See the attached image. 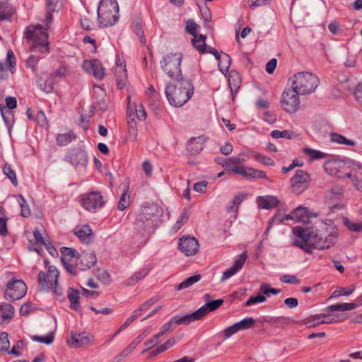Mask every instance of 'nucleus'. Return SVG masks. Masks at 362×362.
I'll list each match as a JSON object with an SVG mask.
<instances>
[{"mask_svg":"<svg viewBox=\"0 0 362 362\" xmlns=\"http://www.w3.org/2000/svg\"><path fill=\"white\" fill-rule=\"evenodd\" d=\"M178 339L177 337H173L169 339L164 344H163L158 347V351H165L167 349L175 345Z\"/></svg>","mask_w":362,"mask_h":362,"instance_id":"61","label":"nucleus"},{"mask_svg":"<svg viewBox=\"0 0 362 362\" xmlns=\"http://www.w3.org/2000/svg\"><path fill=\"white\" fill-rule=\"evenodd\" d=\"M83 69L93 75L97 80L101 81L105 75V68L98 59L86 60L83 63Z\"/></svg>","mask_w":362,"mask_h":362,"instance_id":"15","label":"nucleus"},{"mask_svg":"<svg viewBox=\"0 0 362 362\" xmlns=\"http://www.w3.org/2000/svg\"><path fill=\"white\" fill-rule=\"evenodd\" d=\"M76 138V136L71 132L67 133L59 134L57 136V144L59 146H66L71 143L74 139Z\"/></svg>","mask_w":362,"mask_h":362,"instance_id":"40","label":"nucleus"},{"mask_svg":"<svg viewBox=\"0 0 362 362\" xmlns=\"http://www.w3.org/2000/svg\"><path fill=\"white\" fill-rule=\"evenodd\" d=\"M7 233V218L4 208L0 206V234L6 235Z\"/></svg>","mask_w":362,"mask_h":362,"instance_id":"49","label":"nucleus"},{"mask_svg":"<svg viewBox=\"0 0 362 362\" xmlns=\"http://www.w3.org/2000/svg\"><path fill=\"white\" fill-rule=\"evenodd\" d=\"M310 180V175L303 170H296L295 175L291 178L292 191L299 194L305 190Z\"/></svg>","mask_w":362,"mask_h":362,"instance_id":"13","label":"nucleus"},{"mask_svg":"<svg viewBox=\"0 0 362 362\" xmlns=\"http://www.w3.org/2000/svg\"><path fill=\"white\" fill-rule=\"evenodd\" d=\"M103 204V199L99 192L93 191L82 196L81 205L88 211H94L98 208H100Z\"/></svg>","mask_w":362,"mask_h":362,"instance_id":"14","label":"nucleus"},{"mask_svg":"<svg viewBox=\"0 0 362 362\" xmlns=\"http://www.w3.org/2000/svg\"><path fill=\"white\" fill-rule=\"evenodd\" d=\"M115 76L117 88L122 89L125 86L127 81V71L125 64L122 62L119 63V61H117L115 69Z\"/></svg>","mask_w":362,"mask_h":362,"instance_id":"20","label":"nucleus"},{"mask_svg":"<svg viewBox=\"0 0 362 362\" xmlns=\"http://www.w3.org/2000/svg\"><path fill=\"white\" fill-rule=\"evenodd\" d=\"M315 319L321 320V321L320 322H316L313 325H320L322 324H331L332 322H341L343 321L345 319V317H341L339 315H337L321 314L317 315Z\"/></svg>","mask_w":362,"mask_h":362,"instance_id":"29","label":"nucleus"},{"mask_svg":"<svg viewBox=\"0 0 362 362\" xmlns=\"http://www.w3.org/2000/svg\"><path fill=\"white\" fill-rule=\"evenodd\" d=\"M27 286L22 280L13 279L8 283L5 298L9 300H16L22 298L26 293Z\"/></svg>","mask_w":362,"mask_h":362,"instance_id":"10","label":"nucleus"},{"mask_svg":"<svg viewBox=\"0 0 362 362\" xmlns=\"http://www.w3.org/2000/svg\"><path fill=\"white\" fill-rule=\"evenodd\" d=\"M97 261L96 256L92 252H83L79 256V262L77 266L81 270L89 269L93 267Z\"/></svg>","mask_w":362,"mask_h":362,"instance_id":"23","label":"nucleus"},{"mask_svg":"<svg viewBox=\"0 0 362 362\" xmlns=\"http://www.w3.org/2000/svg\"><path fill=\"white\" fill-rule=\"evenodd\" d=\"M127 123L129 136L134 139H136L137 136V127L135 119H131L130 120H128Z\"/></svg>","mask_w":362,"mask_h":362,"instance_id":"60","label":"nucleus"},{"mask_svg":"<svg viewBox=\"0 0 362 362\" xmlns=\"http://www.w3.org/2000/svg\"><path fill=\"white\" fill-rule=\"evenodd\" d=\"M205 139L203 136L190 139L187 144V151L191 155L199 153L204 148Z\"/></svg>","mask_w":362,"mask_h":362,"instance_id":"22","label":"nucleus"},{"mask_svg":"<svg viewBox=\"0 0 362 362\" xmlns=\"http://www.w3.org/2000/svg\"><path fill=\"white\" fill-rule=\"evenodd\" d=\"M66 159L74 166H85L88 163L87 153L81 148H74L66 156Z\"/></svg>","mask_w":362,"mask_h":362,"instance_id":"17","label":"nucleus"},{"mask_svg":"<svg viewBox=\"0 0 362 362\" xmlns=\"http://www.w3.org/2000/svg\"><path fill=\"white\" fill-rule=\"evenodd\" d=\"M3 173L4 175L9 178L11 181L12 184L14 186L18 185V181L16 178V175L15 171L11 168V165L8 164H6L3 168Z\"/></svg>","mask_w":362,"mask_h":362,"instance_id":"47","label":"nucleus"},{"mask_svg":"<svg viewBox=\"0 0 362 362\" xmlns=\"http://www.w3.org/2000/svg\"><path fill=\"white\" fill-rule=\"evenodd\" d=\"M40 88L47 93L52 92L54 87L53 79H47L42 83H40Z\"/></svg>","mask_w":362,"mask_h":362,"instance_id":"63","label":"nucleus"},{"mask_svg":"<svg viewBox=\"0 0 362 362\" xmlns=\"http://www.w3.org/2000/svg\"><path fill=\"white\" fill-rule=\"evenodd\" d=\"M244 193L238 194L232 201V205L228 207V211H232L235 207H237L245 198Z\"/></svg>","mask_w":362,"mask_h":362,"instance_id":"58","label":"nucleus"},{"mask_svg":"<svg viewBox=\"0 0 362 362\" xmlns=\"http://www.w3.org/2000/svg\"><path fill=\"white\" fill-rule=\"evenodd\" d=\"M266 301V297L262 294H258L256 296H250L245 303L246 306H250L258 303H264Z\"/></svg>","mask_w":362,"mask_h":362,"instance_id":"55","label":"nucleus"},{"mask_svg":"<svg viewBox=\"0 0 362 362\" xmlns=\"http://www.w3.org/2000/svg\"><path fill=\"white\" fill-rule=\"evenodd\" d=\"M223 303V299H216L206 302L204 305L198 309L199 313L202 318L209 312H212L218 309Z\"/></svg>","mask_w":362,"mask_h":362,"instance_id":"27","label":"nucleus"},{"mask_svg":"<svg viewBox=\"0 0 362 362\" xmlns=\"http://www.w3.org/2000/svg\"><path fill=\"white\" fill-rule=\"evenodd\" d=\"M133 351L127 346L119 354L115 356L112 362H120L124 358L128 356Z\"/></svg>","mask_w":362,"mask_h":362,"instance_id":"64","label":"nucleus"},{"mask_svg":"<svg viewBox=\"0 0 362 362\" xmlns=\"http://www.w3.org/2000/svg\"><path fill=\"white\" fill-rule=\"evenodd\" d=\"M218 62V69L220 71L224 74H226L229 70V67L231 63L230 57L226 53L221 52V56L219 57V59H217Z\"/></svg>","mask_w":362,"mask_h":362,"instance_id":"30","label":"nucleus"},{"mask_svg":"<svg viewBox=\"0 0 362 362\" xmlns=\"http://www.w3.org/2000/svg\"><path fill=\"white\" fill-rule=\"evenodd\" d=\"M317 214H308V209L301 206H298L290 214L284 216L280 215L279 223H284L287 220H293L296 222L303 223H309L310 217H316Z\"/></svg>","mask_w":362,"mask_h":362,"instance_id":"11","label":"nucleus"},{"mask_svg":"<svg viewBox=\"0 0 362 362\" xmlns=\"http://www.w3.org/2000/svg\"><path fill=\"white\" fill-rule=\"evenodd\" d=\"M357 305L354 303H338L334 305H331L327 308V310L329 312L334 311H348L352 310L356 308Z\"/></svg>","mask_w":362,"mask_h":362,"instance_id":"35","label":"nucleus"},{"mask_svg":"<svg viewBox=\"0 0 362 362\" xmlns=\"http://www.w3.org/2000/svg\"><path fill=\"white\" fill-rule=\"evenodd\" d=\"M201 279V275L195 274L194 276H189L185 279L182 282L179 284L177 286V290L180 291L182 289L187 288L192 286L194 284L198 282Z\"/></svg>","mask_w":362,"mask_h":362,"instance_id":"44","label":"nucleus"},{"mask_svg":"<svg viewBox=\"0 0 362 362\" xmlns=\"http://www.w3.org/2000/svg\"><path fill=\"white\" fill-rule=\"evenodd\" d=\"M134 32L136 33V35L140 39L141 43L144 44L146 40L144 38V33L142 30V26H141V23L136 22L134 24Z\"/></svg>","mask_w":362,"mask_h":362,"instance_id":"59","label":"nucleus"},{"mask_svg":"<svg viewBox=\"0 0 362 362\" xmlns=\"http://www.w3.org/2000/svg\"><path fill=\"white\" fill-rule=\"evenodd\" d=\"M299 95H301L291 86V88H286L282 93L281 103L284 110L288 113L296 112L300 107Z\"/></svg>","mask_w":362,"mask_h":362,"instance_id":"9","label":"nucleus"},{"mask_svg":"<svg viewBox=\"0 0 362 362\" xmlns=\"http://www.w3.org/2000/svg\"><path fill=\"white\" fill-rule=\"evenodd\" d=\"M6 62L10 67L11 72L13 73V70L16 66V57L13 52L11 49L7 52Z\"/></svg>","mask_w":362,"mask_h":362,"instance_id":"56","label":"nucleus"},{"mask_svg":"<svg viewBox=\"0 0 362 362\" xmlns=\"http://www.w3.org/2000/svg\"><path fill=\"white\" fill-rule=\"evenodd\" d=\"M254 157L257 161L262 163L264 165L274 166L275 165L274 161L272 158H270L269 157L265 156L262 154L257 153L255 155Z\"/></svg>","mask_w":362,"mask_h":362,"instance_id":"53","label":"nucleus"},{"mask_svg":"<svg viewBox=\"0 0 362 362\" xmlns=\"http://www.w3.org/2000/svg\"><path fill=\"white\" fill-rule=\"evenodd\" d=\"M189 216V214L188 210L187 209H184L180 214L179 218L177 220L176 223L172 228V230L174 233L177 232L181 228V227L187 222Z\"/></svg>","mask_w":362,"mask_h":362,"instance_id":"41","label":"nucleus"},{"mask_svg":"<svg viewBox=\"0 0 362 362\" xmlns=\"http://www.w3.org/2000/svg\"><path fill=\"white\" fill-rule=\"evenodd\" d=\"M247 157L245 153H240L238 156L228 158L229 165L232 166L233 164H241L247 160Z\"/></svg>","mask_w":362,"mask_h":362,"instance_id":"57","label":"nucleus"},{"mask_svg":"<svg viewBox=\"0 0 362 362\" xmlns=\"http://www.w3.org/2000/svg\"><path fill=\"white\" fill-rule=\"evenodd\" d=\"M60 251L62 253L61 260L63 263L66 262V261H71L78 255L76 250L68 247H62Z\"/></svg>","mask_w":362,"mask_h":362,"instance_id":"38","label":"nucleus"},{"mask_svg":"<svg viewBox=\"0 0 362 362\" xmlns=\"http://www.w3.org/2000/svg\"><path fill=\"white\" fill-rule=\"evenodd\" d=\"M14 308L11 304L0 305V318L2 322L10 320L13 317Z\"/></svg>","mask_w":362,"mask_h":362,"instance_id":"33","label":"nucleus"},{"mask_svg":"<svg viewBox=\"0 0 362 362\" xmlns=\"http://www.w3.org/2000/svg\"><path fill=\"white\" fill-rule=\"evenodd\" d=\"M74 233L78 238L86 244L91 243L93 240V235L90 227L86 224L78 226L74 229Z\"/></svg>","mask_w":362,"mask_h":362,"instance_id":"21","label":"nucleus"},{"mask_svg":"<svg viewBox=\"0 0 362 362\" xmlns=\"http://www.w3.org/2000/svg\"><path fill=\"white\" fill-rule=\"evenodd\" d=\"M32 339L34 341H37V342H40V343H43V344H45L47 345H49L54 341V335H53L52 333H50L49 334L46 335V336H37L36 335V336H33L32 337Z\"/></svg>","mask_w":362,"mask_h":362,"instance_id":"52","label":"nucleus"},{"mask_svg":"<svg viewBox=\"0 0 362 362\" xmlns=\"http://www.w3.org/2000/svg\"><path fill=\"white\" fill-rule=\"evenodd\" d=\"M293 88L301 95L313 93L319 86L320 80L316 75L310 72H298L289 80Z\"/></svg>","mask_w":362,"mask_h":362,"instance_id":"5","label":"nucleus"},{"mask_svg":"<svg viewBox=\"0 0 362 362\" xmlns=\"http://www.w3.org/2000/svg\"><path fill=\"white\" fill-rule=\"evenodd\" d=\"M153 267L151 264L147 265L146 267L141 269L140 271L136 272L133 276L128 278L126 280L127 286H133L135 285L137 282L145 278L150 271L152 269Z\"/></svg>","mask_w":362,"mask_h":362,"instance_id":"28","label":"nucleus"},{"mask_svg":"<svg viewBox=\"0 0 362 362\" xmlns=\"http://www.w3.org/2000/svg\"><path fill=\"white\" fill-rule=\"evenodd\" d=\"M247 255L245 252L240 254L237 259L235 260L233 265L226 269L221 278V281L223 282L235 275L243 267L246 259Z\"/></svg>","mask_w":362,"mask_h":362,"instance_id":"19","label":"nucleus"},{"mask_svg":"<svg viewBox=\"0 0 362 362\" xmlns=\"http://www.w3.org/2000/svg\"><path fill=\"white\" fill-rule=\"evenodd\" d=\"M354 289V285L351 286L349 288H342L341 290L334 291L332 293V297H337L339 296H349L353 293Z\"/></svg>","mask_w":362,"mask_h":362,"instance_id":"54","label":"nucleus"},{"mask_svg":"<svg viewBox=\"0 0 362 362\" xmlns=\"http://www.w3.org/2000/svg\"><path fill=\"white\" fill-rule=\"evenodd\" d=\"M17 199L21 209L22 216L28 217L30 215V210L27 202L21 194H18Z\"/></svg>","mask_w":362,"mask_h":362,"instance_id":"48","label":"nucleus"},{"mask_svg":"<svg viewBox=\"0 0 362 362\" xmlns=\"http://www.w3.org/2000/svg\"><path fill=\"white\" fill-rule=\"evenodd\" d=\"M26 38L30 41V49L33 52H47L48 35L40 25L27 27L25 33Z\"/></svg>","mask_w":362,"mask_h":362,"instance_id":"4","label":"nucleus"},{"mask_svg":"<svg viewBox=\"0 0 362 362\" xmlns=\"http://www.w3.org/2000/svg\"><path fill=\"white\" fill-rule=\"evenodd\" d=\"M194 37L192 40V45L199 50L201 53L206 52V36L204 35H200L199 37L197 35L194 36Z\"/></svg>","mask_w":362,"mask_h":362,"instance_id":"42","label":"nucleus"},{"mask_svg":"<svg viewBox=\"0 0 362 362\" xmlns=\"http://www.w3.org/2000/svg\"><path fill=\"white\" fill-rule=\"evenodd\" d=\"M10 341L8 339V334L5 332L0 334V351L8 354Z\"/></svg>","mask_w":362,"mask_h":362,"instance_id":"50","label":"nucleus"},{"mask_svg":"<svg viewBox=\"0 0 362 362\" xmlns=\"http://www.w3.org/2000/svg\"><path fill=\"white\" fill-rule=\"evenodd\" d=\"M235 174L240 175L245 179L264 178L267 179L264 171L246 166H233L230 170Z\"/></svg>","mask_w":362,"mask_h":362,"instance_id":"16","label":"nucleus"},{"mask_svg":"<svg viewBox=\"0 0 362 362\" xmlns=\"http://www.w3.org/2000/svg\"><path fill=\"white\" fill-rule=\"evenodd\" d=\"M175 83L165 86V93L169 104L179 107L185 105L194 94V86L190 79L180 78Z\"/></svg>","mask_w":362,"mask_h":362,"instance_id":"2","label":"nucleus"},{"mask_svg":"<svg viewBox=\"0 0 362 362\" xmlns=\"http://www.w3.org/2000/svg\"><path fill=\"white\" fill-rule=\"evenodd\" d=\"M344 166V161L341 160H327L324 164L325 170L329 175L342 177L344 174L338 173V170Z\"/></svg>","mask_w":362,"mask_h":362,"instance_id":"24","label":"nucleus"},{"mask_svg":"<svg viewBox=\"0 0 362 362\" xmlns=\"http://www.w3.org/2000/svg\"><path fill=\"white\" fill-rule=\"evenodd\" d=\"M279 200L274 196H259L257 198V204L259 207L264 209H270L279 204Z\"/></svg>","mask_w":362,"mask_h":362,"instance_id":"25","label":"nucleus"},{"mask_svg":"<svg viewBox=\"0 0 362 362\" xmlns=\"http://www.w3.org/2000/svg\"><path fill=\"white\" fill-rule=\"evenodd\" d=\"M162 214V209L158 205L143 206L136 219L135 228L142 235L153 233Z\"/></svg>","mask_w":362,"mask_h":362,"instance_id":"3","label":"nucleus"},{"mask_svg":"<svg viewBox=\"0 0 362 362\" xmlns=\"http://www.w3.org/2000/svg\"><path fill=\"white\" fill-rule=\"evenodd\" d=\"M330 140L332 142L337 143L339 144H344L346 146H354L356 143L354 141L349 139L341 134L332 132L329 135Z\"/></svg>","mask_w":362,"mask_h":362,"instance_id":"34","label":"nucleus"},{"mask_svg":"<svg viewBox=\"0 0 362 362\" xmlns=\"http://www.w3.org/2000/svg\"><path fill=\"white\" fill-rule=\"evenodd\" d=\"M228 82L233 96L238 89L240 79L238 74L235 71H231L229 74Z\"/></svg>","mask_w":362,"mask_h":362,"instance_id":"37","label":"nucleus"},{"mask_svg":"<svg viewBox=\"0 0 362 362\" xmlns=\"http://www.w3.org/2000/svg\"><path fill=\"white\" fill-rule=\"evenodd\" d=\"M350 177L355 187L362 192V165H353L351 170Z\"/></svg>","mask_w":362,"mask_h":362,"instance_id":"26","label":"nucleus"},{"mask_svg":"<svg viewBox=\"0 0 362 362\" xmlns=\"http://www.w3.org/2000/svg\"><path fill=\"white\" fill-rule=\"evenodd\" d=\"M119 5L116 0H102L98 8L99 23L104 27L115 25L119 20Z\"/></svg>","mask_w":362,"mask_h":362,"instance_id":"6","label":"nucleus"},{"mask_svg":"<svg viewBox=\"0 0 362 362\" xmlns=\"http://www.w3.org/2000/svg\"><path fill=\"white\" fill-rule=\"evenodd\" d=\"M293 233L300 240H295L293 245L308 254H311L313 249L322 250L332 247L338 237L336 227H332L327 233L322 230L309 231L301 227H296L293 229Z\"/></svg>","mask_w":362,"mask_h":362,"instance_id":"1","label":"nucleus"},{"mask_svg":"<svg viewBox=\"0 0 362 362\" xmlns=\"http://www.w3.org/2000/svg\"><path fill=\"white\" fill-rule=\"evenodd\" d=\"M175 317H177V322H178V325H189L192 322L202 319L201 315L199 313L198 310L191 314H187L182 317L177 315Z\"/></svg>","mask_w":362,"mask_h":362,"instance_id":"32","label":"nucleus"},{"mask_svg":"<svg viewBox=\"0 0 362 362\" xmlns=\"http://www.w3.org/2000/svg\"><path fill=\"white\" fill-rule=\"evenodd\" d=\"M59 275V271L54 266L48 267L47 274L41 271L38 274L37 280L40 291H47L48 289V284H49L54 288V293L57 295L60 296L62 294V291L61 290L59 291L57 287Z\"/></svg>","mask_w":362,"mask_h":362,"instance_id":"8","label":"nucleus"},{"mask_svg":"<svg viewBox=\"0 0 362 362\" xmlns=\"http://www.w3.org/2000/svg\"><path fill=\"white\" fill-rule=\"evenodd\" d=\"M255 320L252 317H246L240 322H235V326L240 330L252 328L255 326Z\"/></svg>","mask_w":362,"mask_h":362,"instance_id":"45","label":"nucleus"},{"mask_svg":"<svg viewBox=\"0 0 362 362\" xmlns=\"http://www.w3.org/2000/svg\"><path fill=\"white\" fill-rule=\"evenodd\" d=\"M182 54L180 52L168 53L160 62L162 70L172 79L182 78L180 64Z\"/></svg>","mask_w":362,"mask_h":362,"instance_id":"7","label":"nucleus"},{"mask_svg":"<svg viewBox=\"0 0 362 362\" xmlns=\"http://www.w3.org/2000/svg\"><path fill=\"white\" fill-rule=\"evenodd\" d=\"M24 346L23 340H18L16 344L12 347L11 350L8 351V354H13L16 356H20L21 353L19 350L22 349Z\"/></svg>","mask_w":362,"mask_h":362,"instance_id":"62","label":"nucleus"},{"mask_svg":"<svg viewBox=\"0 0 362 362\" xmlns=\"http://www.w3.org/2000/svg\"><path fill=\"white\" fill-rule=\"evenodd\" d=\"M179 250L185 256H194L199 251L198 240L193 236L183 235L179 240Z\"/></svg>","mask_w":362,"mask_h":362,"instance_id":"12","label":"nucleus"},{"mask_svg":"<svg viewBox=\"0 0 362 362\" xmlns=\"http://www.w3.org/2000/svg\"><path fill=\"white\" fill-rule=\"evenodd\" d=\"M93 339V336L88 332L78 333L71 332V339L68 340V344L74 348H79L89 344Z\"/></svg>","mask_w":362,"mask_h":362,"instance_id":"18","label":"nucleus"},{"mask_svg":"<svg viewBox=\"0 0 362 362\" xmlns=\"http://www.w3.org/2000/svg\"><path fill=\"white\" fill-rule=\"evenodd\" d=\"M68 299L70 301V306L72 309L77 310L80 308L78 303V291L69 288L68 291Z\"/></svg>","mask_w":362,"mask_h":362,"instance_id":"39","label":"nucleus"},{"mask_svg":"<svg viewBox=\"0 0 362 362\" xmlns=\"http://www.w3.org/2000/svg\"><path fill=\"white\" fill-rule=\"evenodd\" d=\"M303 152L304 154L309 156L311 160L322 159L327 156V153L308 147L303 148Z\"/></svg>","mask_w":362,"mask_h":362,"instance_id":"43","label":"nucleus"},{"mask_svg":"<svg viewBox=\"0 0 362 362\" xmlns=\"http://www.w3.org/2000/svg\"><path fill=\"white\" fill-rule=\"evenodd\" d=\"M130 204V194L129 192V187L124 185V191L120 196L117 209L119 211H124L126 209Z\"/></svg>","mask_w":362,"mask_h":362,"instance_id":"31","label":"nucleus"},{"mask_svg":"<svg viewBox=\"0 0 362 362\" xmlns=\"http://www.w3.org/2000/svg\"><path fill=\"white\" fill-rule=\"evenodd\" d=\"M343 223L344 226L351 231L354 232H360L362 231V223H355L352 222L347 218H344L343 219Z\"/></svg>","mask_w":362,"mask_h":362,"instance_id":"51","label":"nucleus"},{"mask_svg":"<svg viewBox=\"0 0 362 362\" xmlns=\"http://www.w3.org/2000/svg\"><path fill=\"white\" fill-rule=\"evenodd\" d=\"M0 112L1 117L8 128H9L13 123V113L11 110H6L5 107L0 106Z\"/></svg>","mask_w":362,"mask_h":362,"instance_id":"46","label":"nucleus"},{"mask_svg":"<svg viewBox=\"0 0 362 362\" xmlns=\"http://www.w3.org/2000/svg\"><path fill=\"white\" fill-rule=\"evenodd\" d=\"M13 10L7 3H0V22L9 20L13 14Z\"/></svg>","mask_w":362,"mask_h":362,"instance_id":"36","label":"nucleus"}]
</instances>
